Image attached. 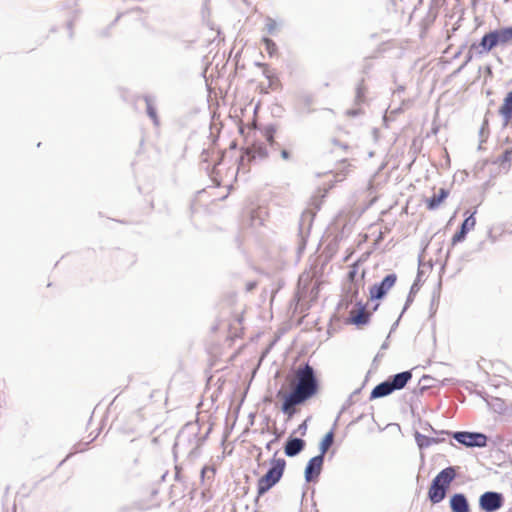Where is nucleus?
I'll return each instance as SVG.
<instances>
[{
	"mask_svg": "<svg viewBox=\"0 0 512 512\" xmlns=\"http://www.w3.org/2000/svg\"><path fill=\"white\" fill-rule=\"evenodd\" d=\"M318 390L319 381L314 368L308 363L299 366L295 372L294 388L283 397L282 412L292 416L295 413L294 407L305 403L316 395Z\"/></svg>",
	"mask_w": 512,
	"mask_h": 512,
	"instance_id": "obj_1",
	"label": "nucleus"
},
{
	"mask_svg": "<svg viewBox=\"0 0 512 512\" xmlns=\"http://www.w3.org/2000/svg\"><path fill=\"white\" fill-rule=\"evenodd\" d=\"M204 439L205 437L198 436L194 426L185 427L176 437L173 452L175 455L186 454L188 457H197Z\"/></svg>",
	"mask_w": 512,
	"mask_h": 512,
	"instance_id": "obj_2",
	"label": "nucleus"
},
{
	"mask_svg": "<svg viewBox=\"0 0 512 512\" xmlns=\"http://www.w3.org/2000/svg\"><path fill=\"white\" fill-rule=\"evenodd\" d=\"M456 475V468L449 466L435 476L428 490V499L431 503L438 504L445 499L450 484L456 478Z\"/></svg>",
	"mask_w": 512,
	"mask_h": 512,
	"instance_id": "obj_3",
	"label": "nucleus"
},
{
	"mask_svg": "<svg viewBox=\"0 0 512 512\" xmlns=\"http://www.w3.org/2000/svg\"><path fill=\"white\" fill-rule=\"evenodd\" d=\"M286 467V461L283 458H273L270 462L268 471L258 480V497L267 493L282 478Z\"/></svg>",
	"mask_w": 512,
	"mask_h": 512,
	"instance_id": "obj_4",
	"label": "nucleus"
},
{
	"mask_svg": "<svg viewBox=\"0 0 512 512\" xmlns=\"http://www.w3.org/2000/svg\"><path fill=\"white\" fill-rule=\"evenodd\" d=\"M439 434L450 435L455 441L468 448H483L487 446L488 437L481 432L456 431L449 432L441 430Z\"/></svg>",
	"mask_w": 512,
	"mask_h": 512,
	"instance_id": "obj_5",
	"label": "nucleus"
},
{
	"mask_svg": "<svg viewBox=\"0 0 512 512\" xmlns=\"http://www.w3.org/2000/svg\"><path fill=\"white\" fill-rule=\"evenodd\" d=\"M479 508L484 512H495L504 504L502 493L496 491H486L479 497Z\"/></svg>",
	"mask_w": 512,
	"mask_h": 512,
	"instance_id": "obj_6",
	"label": "nucleus"
},
{
	"mask_svg": "<svg viewBox=\"0 0 512 512\" xmlns=\"http://www.w3.org/2000/svg\"><path fill=\"white\" fill-rule=\"evenodd\" d=\"M396 281L397 275L395 273L387 274L382 281L370 287V299L372 301L383 299L388 291L395 285Z\"/></svg>",
	"mask_w": 512,
	"mask_h": 512,
	"instance_id": "obj_7",
	"label": "nucleus"
},
{
	"mask_svg": "<svg viewBox=\"0 0 512 512\" xmlns=\"http://www.w3.org/2000/svg\"><path fill=\"white\" fill-rule=\"evenodd\" d=\"M324 464V457L322 455H316L312 457L304 471V477L306 482L311 483L318 480Z\"/></svg>",
	"mask_w": 512,
	"mask_h": 512,
	"instance_id": "obj_8",
	"label": "nucleus"
},
{
	"mask_svg": "<svg viewBox=\"0 0 512 512\" xmlns=\"http://www.w3.org/2000/svg\"><path fill=\"white\" fill-rule=\"evenodd\" d=\"M499 46L496 34L493 30L484 34L479 43H473L471 50H476V55L482 56L489 53L493 48Z\"/></svg>",
	"mask_w": 512,
	"mask_h": 512,
	"instance_id": "obj_9",
	"label": "nucleus"
},
{
	"mask_svg": "<svg viewBox=\"0 0 512 512\" xmlns=\"http://www.w3.org/2000/svg\"><path fill=\"white\" fill-rule=\"evenodd\" d=\"M428 428L433 434L437 435L436 437L423 435L418 431H415L414 438L416 441V444L420 450H424L428 447H430L433 444L441 443L445 440V438L440 437L441 434H439L440 431L435 430L430 424H427Z\"/></svg>",
	"mask_w": 512,
	"mask_h": 512,
	"instance_id": "obj_10",
	"label": "nucleus"
},
{
	"mask_svg": "<svg viewBox=\"0 0 512 512\" xmlns=\"http://www.w3.org/2000/svg\"><path fill=\"white\" fill-rule=\"evenodd\" d=\"M475 213L476 210L461 223L459 230L452 237V245L464 241L467 234L474 229L476 225Z\"/></svg>",
	"mask_w": 512,
	"mask_h": 512,
	"instance_id": "obj_11",
	"label": "nucleus"
},
{
	"mask_svg": "<svg viewBox=\"0 0 512 512\" xmlns=\"http://www.w3.org/2000/svg\"><path fill=\"white\" fill-rule=\"evenodd\" d=\"M306 446V442L297 437H288L284 444V453L287 457H295L300 454Z\"/></svg>",
	"mask_w": 512,
	"mask_h": 512,
	"instance_id": "obj_12",
	"label": "nucleus"
},
{
	"mask_svg": "<svg viewBox=\"0 0 512 512\" xmlns=\"http://www.w3.org/2000/svg\"><path fill=\"white\" fill-rule=\"evenodd\" d=\"M449 506L452 512H470L468 499L463 493H455L450 497Z\"/></svg>",
	"mask_w": 512,
	"mask_h": 512,
	"instance_id": "obj_13",
	"label": "nucleus"
},
{
	"mask_svg": "<svg viewBox=\"0 0 512 512\" xmlns=\"http://www.w3.org/2000/svg\"><path fill=\"white\" fill-rule=\"evenodd\" d=\"M357 306H358L357 311L351 312L350 319H349L350 323H352L356 326L365 325L370 320L371 312H367L366 307L361 302H358Z\"/></svg>",
	"mask_w": 512,
	"mask_h": 512,
	"instance_id": "obj_14",
	"label": "nucleus"
},
{
	"mask_svg": "<svg viewBox=\"0 0 512 512\" xmlns=\"http://www.w3.org/2000/svg\"><path fill=\"white\" fill-rule=\"evenodd\" d=\"M412 372L407 370L394 374L388 378L394 391L403 389L406 384L411 380Z\"/></svg>",
	"mask_w": 512,
	"mask_h": 512,
	"instance_id": "obj_15",
	"label": "nucleus"
},
{
	"mask_svg": "<svg viewBox=\"0 0 512 512\" xmlns=\"http://www.w3.org/2000/svg\"><path fill=\"white\" fill-rule=\"evenodd\" d=\"M394 392L393 387L391 386L389 380H385L378 385H376L371 393L370 400L386 397Z\"/></svg>",
	"mask_w": 512,
	"mask_h": 512,
	"instance_id": "obj_16",
	"label": "nucleus"
},
{
	"mask_svg": "<svg viewBox=\"0 0 512 512\" xmlns=\"http://www.w3.org/2000/svg\"><path fill=\"white\" fill-rule=\"evenodd\" d=\"M499 113L503 117L504 125H507L512 119V90L505 96L503 104L499 108Z\"/></svg>",
	"mask_w": 512,
	"mask_h": 512,
	"instance_id": "obj_17",
	"label": "nucleus"
},
{
	"mask_svg": "<svg viewBox=\"0 0 512 512\" xmlns=\"http://www.w3.org/2000/svg\"><path fill=\"white\" fill-rule=\"evenodd\" d=\"M449 191L445 188H440L439 193L434 194L430 198L426 199V207L429 210L437 209L440 204L448 197Z\"/></svg>",
	"mask_w": 512,
	"mask_h": 512,
	"instance_id": "obj_18",
	"label": "nucleus"
},
{
	"mask_svg": "<svg viewBox=\"0 0 512 512\" xmlns=\"http://www.w3.org/2000/svg\"><path fill=\"white\" fill-rule=\"evenodd\" d=\"M499 46H506L512 42V26L493 30Z\"/></svg>",
	"mask_w": 512,
	"mask_h": 512,
	"instance_id": "obj_19",
	"label": "nucleus"
},
{
	"mask_svg": "<svg viewBox=\"0 0 512 512\" xmlns=\"http://www.w3.org/2000/svg\"><path fill=\"white\" fill-rule=\"evenodd\" d=\"M334 428H332L329 432L325 434L323 439L319 444V455H322L325 458V454L329 450V448L333 445L334 442Z\"/></svg>",
	"mask_w": 512,
	"mask_h": 512,
	"instance_id": "obj_20",
	"label": "nucleus"
},
{
	"mask_svg": "<svg viewBox=\"0 0 512 512\" xmlns=\"http://www.w3.org/2000/svg\"><path fill=\"white\" fill-rule=\"evenodd\" d=\"M144 101L146 103L147 115L151 118V120L153 121V123L155 125H158L159 124V119H158V116H157L156 108L154 106V98L149 96V95H146V96H144Z\"/></svg>",
	"mask_w": 512,
	"mask_h": 512,
	"instance_id": "obj_21",
	"label": "nucleus"
},
{
	"mask_svg": "<svg viewBox=\"0 0 512 512\" xmlns=\"http://www.w3.org/2000/svg\"><path fill=\"white\" fill-rule=\"evenodd\" d=\"M275 133L276 127L274 125H267L263 129V136L273 150H276L279 146V144L274 140Z\"/></svg>",
	"mask_w": 512,
	"mask_h": 512,
	"instance_id": "obj_22",
	"label": "nucleus"
},
{
	"mask_svg": "<svg viewBox=\"0 0 512 512\" xmlns=\"http://www.w3.org/2000/svg\"><path fill=\"white\" fill-rule=\"evenodd\" d=\"M512 159V150L506 149L500 156L496 158L494 161L495 164H499L502 166L505 170H508L510 167V162Z\"/></svg>",
	"mask_w": 512,
	"mask_h": 512,
	"instance_id": "obj_23",
	"label": "nucleus"
},
{
	"mask_svg": "<svg viewBox=\"0 0 512 512\" xmlns=\"http://www.w3.org/2000/svg\"><path fill=\"white\" fill-rule=\"evenodd\" d=\"M367 88L362 79L356 87L355 104L360 105L366 101Z\"/></svg>",
	"mask_w": 512,
	"mask_h": 512,
	"instance_id": "obj_24",
	"label": "nucleus"
},
{
	"mask_svg": "<svg viewBox=\"0 0 512 512\" xmlns=\"http://www.w3.org/2000/svg\"><path fill=\"white\" fill-rule=\"evenodd\" d=\"M140 458L139 456H135L131 462L127 463V472L133 476L139 475V467H140Z\"/></svg>",
	"mask_w": 512,
	"mask_h": 512,
	"instance_id": "obj_25",
	"label": "nucleus"
},
{
	"mask_svg": "<svg viewBox=\"0 0 512 512\" xmlns=\"http://www.w3.org/2000/svg\"><path fill=\"white\" fill-rule=\"evenodd\" d=\"M262 42L265 45V49H266L267 53L271 57L274 56L276 54V52H277V45H276V43L272 39H270L268 37H264L262 39Z\"/></svg>",
	"mask_w": 512,
	"mask_h": 512,
	"instance_id": "obj_26",
	"label": "nucleus"
},
{
	"mask_svg": "<svg viewBox=\"0 0 512 512\" xmlns=\"http://www.w3.org/2000/svg\"><path fill=\"white\" fill-rule=\"evenodd\" d=\"M313 217H314V213H312L311 211H305L302 213L301 219H300V234L302 237H303V230H302L303 225L307 222L308 226L310 227Z\"/></svg>",
	"mask_w": 512,
	"mask_h": 512,
	"instance_id": "obj_27",
	"label": "nucleus"
},
{
	"mask_svg": "<svg viewBox=\"0 0 512 512\" xmlns=\"http://www.w3.org/2000/svg\"><path fill=\"white\" fill-rule=\"evenodd\" d=\"M418 286H417V283H414L411 288H410V292L407 296V299H406V302H405V305L402 309V313H404L408 307L412 304V302L414 301V295L416 294V292L418 291Z\"/></svg>",
	"mask_w": 512,
	"mask_h": 512,
	"instance_id": "obj_28",
	"label": "nucleus"
},
{
	"mask_svg": "<svg viewBox=\"0 0 512 512\" xmlns=\"http://www.w3.org/2000/svg\"><path fill=\"white\" fill-rule=\"evenodd\" d=\"M479 136L481 138V141H480V144H479V149L482 148V143L484 141H486L487 137H488V121L485 120L480 128V131H479Z\"/></svg>",
	"mask_w": 512,
	"mask_h": 512,
	"instance_id": "obj_29",
	"label": "nucleus"
},
{
	"mask_svg": "<svg viewBox=\"0 0 512 512\" xmlns=\"http://www.w3.org/2000/svg\"><path fill=\"white\" fill-rule=\"evenodd\" d=\"M268 156L267 148L263 146H258L254 148L253 158L264 159Z\"/></svg>",
	"mask_w": 512,
	"mask_h": 512,
	"instance_id": "obj_30",
	"label": "nucleus"
},
{
	"mask_svg": "<svg viewBox=\"0 0 512 512\" xmlns=\"http://www.w3.org/2000/svg\"><path fill=\"white\" fill-rule=\"evenodd\" d=\"M256 66L262 67L264 69L263 70V75L269 80V82H270L269 86L272 87L273 83H274V79H273V76L270 74V71L268 70L267 65L264 64V63L257 62Z\"/></svg>",
	"mask_w": 512,
	"mask_h": 512,
	"instance_id": "obj_31",
	"label": "nucleus"
},
{
	"mask_svg": "<svg viewBox=\"0 0 512 512\" xmlns=\"http://www.w3.org/2000/svg\"><path fill=\"white\" fill-rule=\"evenodd\" d=\"M277 28V23L271 17L266 18V30L269 34H274Z\"/></svg>",
	"mask_w": 512,
	"mask_h": 512,
	"instance_id": "obj_32",
	"label": "nucleus"
},
{
	"mask_svg": "<svg viewBox=\"0 0 512 512\" xmlns=\"http://www.w3.org/2000/svg\"><path fill=\"white\" fill-rule=\"evenodd\" d=\"M441 285H442V282L440 279L438 281L437 287L435 288V290L433 292V296H432V300H431V309L433 308L435 302H438V300H439Z\"/></svg>",
	"mask_w": 512,
	"mask_h": 512,
	"instance_id": "obj_33",
	"label": "nucleus"
},
{
	"mask_svg": "<svg viewBox=\"0 0 512 512\" xmlns=\"http://www.w3.org/2000/svg\"><path fill=\"white\" fill-rule=\"evenodd\" d=\"M362 113V110L361 109H349L347 111V115L348 116H351V117H355V116H358Z\"/></svg>",
	"mask_w": 512,
	"mask_h": 512,
	"instance_id": "obj_34",
	"label": "nucleus"
},
{
	"mask_svg": "<svg viewBox=\"0 0 512 512\" xmlns=\"http://www.w3.org/2000/svg\"><path fill=\"white\" fill-rule=\"evenodd\" d=\"M207 472H211L212 474L215 473V470L213 468H210L208 466H205L201 469V477L203 478L204 476H206V473Z\"/></svg>",
	"mask_w": 512,
	"mask_h": 512,
	"instance_id": "obj_35",
	"label": "nucleus"
},
{
	"mask_svg": "<svg viewBox=\"0 0 512 512\" xmlns=\"http://www.w3.org/2000/svg\"><path fill=\"white\" fill-rule=\"evenodd\" d=\"M403 314H404V313H402V312H401V314L399 315L398 319H397V320L392 324L391 329H390V333H389L390 335H391V333H392V332H394V331L396 330V328L398 327V325H399V321H400V319H401V317H402V315H403Z\"/></svg>",
	"mask_w": 512,
	"mask_h": 512,
	"instance_id": "obj_36",
	"label": "nucleus"
},
{
	"mask_svg": "<svg viewBox=\"0 0 512 512\" xmlns=\"http://www.w3.org/2000/svg\"><path fill=\"white\" fill-rule=\"evenodd\" d=\"M474 52L476 53V50H471V47H470L469 51H468V53L466 55V60H465L464 65H466L468 62H470L472 60Z\"/></svg>",
	"mask_w": 512,
	"mask_h": 512,
	"instance_id": "obj_37",
	"label": "nucleus"
},
{
	"mask_svg": "<svg viewBox=\"0 0 512 512\" xmlns=\"http://www.w3.org/2000/svg\"><path fill=\"white\" fill-rule=\"evenodd\" d=\"M281 157H282L284 160H289V159H290V153H289V151H287L286 149L281 150Z\"/></svg>",
	"mask_w": 512,
	"mask_h": 512,
	"instance_id": "obj_38",
	"label": "nucleus"
},
{
	"mask_svg": "<svg viewBox=\"0 0 512 512\" xmlns=\"http://www.w3.org/2000/svg\"><path fill=\"white\" fill-rule=\"evenodd\" d=\"M255 287H256V282L251 281L246 284L247 291H252Z\"/></svg>",
	"mask_w": 512,
	"mask_h": 512,
	"instance_id": "obj_39",
	"label": "nucleus"
},
{
	"mask_svg": "<svg viewBox=\"0 0 512 512\" xmlns=\"http://www.w3.org/2000/svg\"><path fill=\"white\" fill-rule=\"evenodd\" d=\"M360 393V389H356L349 397V400H348V405H351L352 404V399L354 396H356L357 394Z\"/></svg>",
	"mask_w": 512,
	"mask_h": 512,
	"instance_id": "obj_40",
	"label": "nucleus"
},
{
	"mask_svg": "<svg viewBox=\"0 0 512 512\" xmlns=\"http://www.w3.org/2000/svg\"><path fill=\"white\" fill-rule=\"evenodd\" d=\"M389 337H390V334L387 336V339H386V340L384 341V343L382 344V346H381V349H382V350H385V349H387V348H388V345H389V344H388V339H389Z\"/></svg>",
	"mask_w": 512,
	"mask_h": 512,
	"instance_id": "obj_41",
	"label": "nucleus"
},
{
	"mask_svg": "<svg viewBox=\"0 0 512 512\" xmlns=\"http://www.w3.org/2000/svg\"><path fill=\"white\" fill-rule=\"evenodd\" d=\"M355 275H356V270H355V269H354V270L349 271V273H348V277H349L351 280H353V278L355 277Z\"/></svg>",
	"mask_w": 512,
	"mask_h": 512,
	"instance_id": "obj_42",
	"label": "nucleus"
},
{
	"mask_svg": "<svg viewBox=\"0 0 512 512\" xmlns=\"http://www.w3.org/2000/svg\"><path fill=\"white\" fill-rule=\"evenodd\" d=\"M306 428H307V426H306V422H303V423L299 426V429H300V430H303V434L305 433Z\"/></svg>",
	"mask_w": 512,
	"mask_h": 512,
	"instance_id": "obj_43",
	"label": "nucleus"
},
{
	"mask_svg": "<svg viewBox=\"0 0 512 512\" xmlns=\"http://www.w3.org/2000/svg\"><path fill=\"white\" fill-rule=\"evenodd\" d=\"M274 441H275V440H271L270 442H268V443L266 444V448H267L268 450H270V449H271V446H272V444L274 443Z\"/></svg>",
	"mask_w": 512,
	"mask_h": 512,
	"instance_id": "obj_44",
	"label": "nucleus"
},
{
	"mask_svg": "<svg viewBox=\"0 0 512 512\" xmlns=\"http://www.w3.org/2000/svg\"><path fill=\"white\" fill-rule=\"evenodd\" d=\"M357 294H358V290H357V289H355V290L353 291V293H352V296H351L350 301H352V299H353L354 297H356V296H357Z\"/></svg>",
	"mask_w": 512,
	"mask_h": 512,
	"instance_id": "obj_45",
	"label": "nucleus"
},
{
	"mask_svg": "<svg viewBox=\"0 0 512 512\" xmlns=\"http://www.w3.org/2000/svg\"><path fill=\"white\" fill-rule=\"evenodd\" d=\"M429 379H431V377H430V376H428V375H424V376L422 377V380H423V381H426V380H429Z\"/></svg>",
	"mask_w": 512,
	"mask_h": 512,
	"instance_id": "obj_46",
	"label": "nucleus"
},
{
	"mask_svg": "<svg viewBox=\"0 0 512 512\" xmlns=\"http://www.w3.org/2000/svg\"><path fill=\"white\" fill-rule=\"evenodd\" d=\"M126 511H128V508H121V509L119 510V512H126Z\"/></svg>",
	"mask_w": 512,
	"mask_h": 512,
	"instance_id": "obj_47",
	"label": "nucleus"
},
{
	"mask_svg": "<svg viewBox=\"0 0 512 512\" xmlns=\"http://www.w3.org/2000/svg\"><path fill=\"white\" fill-rule=\"evenodd\" d=\"M404 90V87L400 86L398 89H397V92H400V91H403Z\"/></svg>",
	"mask_w": 512,
	"mask_h": 512,
	"instance_id": "obj_48",
	"label": "nucleus"
},
{
	"mask_svg": "<svg viewBox=\"0 0 512 512\" xmlns=\"http://www.w3.org/2000/svg\"><path fill=\"white\" fill-rule=\"evenodd\" d=\"M378 307H379V304H376V305L374 306L373 310H374V311H375V310H377V308H378Z\"/></svg>",
	"mask_w": 512,
	"mask_h": 512,
	"instance_id": "obj_49",
	"label": "nucleus"
},
{
	"mask_svg": "<svg viewBox=\"0 0 512 512\" xmlns=\"http://www.w3.org/2000/svg\"><path fill=\"white\" fill-rule=\"evenodd\" d=\"M505 2H507L508 0H504Z\"/></svg>",
	"mask_w": 512,
	"mask_h": 512,
	"instance_id": "obj_50",
	"label": "nucleus"
}]
</instances>
